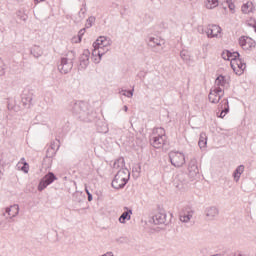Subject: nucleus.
<instances>
[{
	"instance_id": "3c124183",
	"label": "nucleus",
	"mask_w": 256,
	"mask_h": 256,
	"mask_svg": "<svg viewBox=\"0 0 256 256\" xmlns=\"http://www.w3.org/2000/svg\"><path fill=\"white\" fill-rule=\"evenodd\" d=\"M51 149H53V151H55V143H51Z\"/></svg>"
},
{
	"instance_id": "ea45409f",
	"label": "nucleus",
	"mask_w": 256,
	"mask_h": 256,
	"mask_svg": "<svg viewBox=\"0 0 256 256\" xmlns=\"http://www.w3.org/2000/svg\"><path fill=\"white\" fill-rule=\"evenodd\" d=\"M86 191V195H88V201H93V194H91V192H89V189L85 188Z\"/></svg>"
},
{
	"instance_id": "f8f14e48",
	"label": "nucleus",
	"mask_w": 256,
	"mask_h": 256,
	"mask_svg": "<svg viewBox=\"0 0 256 256\" xmlns=\"http://www.w3.org/2000/svg\"><path fill=\"white\" fill-rule=\"evenodd\" d=\"M222 97H223V88H214L213 90L210 91L208 95V99L210 103H214V104L219 103Z\"/></svg>"
},
{
	"instance_id": "4468645a",
	"label": "nucleus",
	"mask_w": 256,
	"mask_h": 256,
	"mask_svg": "<svg viewBox=\"0 0 256 256\" xmlns=\"http://www.w3.org/2000/svg\"><path fill=\"white\" fill-rule=\"evenodd\" d=\"M222 58H224L225 61H230L231 65L241 59V54L238 51L231 52L229 50H226L222 52Z\"/></svg>"
},
{
	"instance_id": "f03ea898",
	"label": "nucleus",
	"mask_w": 256,
	"mask_h": 256,
	"mask_svg": "<svg viewBox=\"0 0 256 256\" xmlns=\"http://www.w3.org/2000/svg\"><path fill=\"white\" fill-rule=\"evenodd\" d=\"M131 177V173L128 169H120L117 174L114 176L112 180L113 189H123L127 183H129V179Z\"/></svg>"
},
{
	"instance_id": "a878e982",
	"label": "nucleus",
	"mask_w": 256,
	"mask_h": 256,
	"mask_svg": "<svg viewBox=\"0 0 256 256\" xmlns=\"http://www.w3.org/2000/svg\"><path fill=\"white\" fill-rule=\"evenodd\" d=\"M253 9V2H247L242 5V13H244L245 15L253 13Z\"/></svg>"
},
{
	"instance_id": "49530a36",
	"label": "nucleus",
	"mask_w": 256,
	"mask_h": 256,
	"mask_svg": "<svg viewBox=\"0 0 256 256\" xmlns=\"http://www.w3.org/2000/svg\"><path fill=\"white\" fill-rule=\"evenodd\" d=\"M125 91H126V90H124V89H120V90H119V94H120V95H123V93H125Z\"/></svg>"
},
{
	"instance_id": "603ef678",
	"label": "nucleus",
	"mask_w": 256,
	"mask_h": 256,
	"mask_svg": "<svg viewBox=\"0 0 256 256\" xmlns=\"http://www.w3.org/2000/svg\"><path fill=\"white\" fill-rule=\"evenodd\" d=\"M171 217H173V214H170V219H171Z\"/></svg>"
},
{
	"instance_id": "09e8293b",
	"label": "nucleus",
	"mask_w": 256,
	"mask_h": 256,
	"mask_svg": "<svg viewBox=\"0 0 256 256\" xmlns=\"http://www.w3.org/2000/svg\"><path fill=\"white\" fill-rule=\"evenodd\" d=\"M230 3H233V0H226V5H229Z\"/></svg>"
},
{
	"instance_id": "aec40b11",
	"label": "nucleus",
	"mask_w": 256,
	"mask_h": 256,
	"mask_svg": "<svg viewBox=\"0 0 256 256\" xmlns=\"http://www.w3.org/2000/svg\"><path fill=\"white\" fill-rule=\"evenodd\" d=\"M205 215L208 217V219L213 221V219L219 215V209H217L215 206L208 207L205 210Z\"/></svg>"
},
{
	"instance_id": "a211bd4d",
	"label": "nucleus",
	"mask_w": 256,
	"mask_h": 256,
	"mask_svg": "<svg viewBox=\"0 0 256 256\" xmlns=\"http://www.w3.org/2000/svg\"><path fill=\"white\" fill-rule=\"evenodd\" d=\"M3 215H8L10 219H13V217H17L19 215V206L17 204H14L10 207H7Z\"/></svg>"
},
{
	"instance_id": "c03bdc74",
	"label": "nucleus",
	"mask_w": 256,
	"mask_h": 256,
	"mask_svg": "<svg viewBox=\"0 0 256 256\" xmlns=\"http://www.w3.org/2000/svg\"><path fill=\"white\" fill-rule=\"evenodd\" d=\"M118 241H119V243H125V241H127V238L121 237L118 239Z\"/></svg>"
},
{
	"instance_id": "f257e3e1",
	"label": "nucleus",
	"mask_w": 256,
	"mask_h": 256,
	"mask_svg": "<svg viewBox=\"0 0 256 256\" xmlns=\"http://www.w3.org/2000/svg\"><path fill=\"white\" fill-rule=\"evenodd\" d=\"M70 111L78 115L81 121H91L89 117V105L84 101L71 102Z\"/></svg>"
},
{
	"instance_id": "412c9836",
	"label": "nucleus",
	"mask_w": 256,
	"mask_h": 256,
	"mask_svg": "<svg viewBox=\"0 0 256 256\" xmlns=\"http://www.w3.org/2000/svg\"><path fill=\"white\" fill-rule=\"evenodd\" d=\"M229 83H227V79H225V76L219 75L215 80V88L214 89H222L227 87Z\"/></svg>"
},
{
	"instance_id": "473e14b6",
	"label": "nucleus",
	"mask_w": 256,
	"mask_h": 256,
	"mask_svg": "<svg viewBox=\"0 0 256 256\" xmlns=\"http://www.w3.org/2000/svg\"><path fill=\"white\" fill-rule=\"evenodd\" d=\"M95 16H90L87 20H86V29H90V27H93V23H95Z\"/></svg>"
},
{
	"instance_id": "c9c22d12",
	"label": "nucleus",
	"mask_w": 256,
	"mask_h": 256,
	"mask_svg": "<svg viewBox=\"0 0 256 256\" xmlns=\"http://www.w3.org/2000/svg\"><path fill=\"white\" fill-rule=\"evenodd\" d=\"M2 75H5V63L0 59V77H2Z\"/></svg>"
},
{
	"instance_id": "9d476101",
	"label": "nucleus",
	"mask_w": 256,
	"mask_h": 256,
	"mask_svg": "<svg viewBox=\"0 0 256 256\" xmlns=\"http://www.w3.org/2000/svg\"><path fill=\"white\" fill-rule=\"evenodd\" d=\"M152 219L155 225H169L171 223V218L167 219V213L165 211L156 213Z\"/></svg>"
},
{
	"instance_id": "423d86ee",
	"label": "nucleus",
	"mask_w": 256,
	"mask_h": 256,
	"mask_svg": "<svg viewBox=\"0 0 256 256\" xmlns=\"http://www.w3.org/2000/svg\"><path fill=\"white\" fill-rule=\"evenodd\" d=\"M55 181H57V176H55V173L48 172L43 178H41L38 184V191H44V189H47V187H49V185Z\"/></svg>"
},
{
	"instance_id": "393cba45",
	"label": "nucleus",
	"mask_w": 256,
	"mask_h": 256,
	"mask_svg": "<svg viewBox=\"0 0 256 256\" xmlns=\"http://www.w3.org/2000/svg\"><path fill=\"white\" fill-rule=\"evenodd\" d=\"M30 53L31 55H33V57H35L36 59H39V57L43 55V50L41 49V47L35 45L30 49Z\"/></svg>"
},
{
	"instance_id": "2eb2a0df",
	"label": "nucleus",
	"mask_w": 256,
	"mask_h": 256,
	"mask_svg": "<svg viewBox=\"0 0 256 256\" xmlns=\"http://www.w3.org/2000/svg\"><path fill=\"white\" fill-rule=\"evenodd\" d=\"M89 57H91V52L89 49H85L79 58L80 69L85 70L89 67Z\"/></svg>"
},
{
	"instance_id": "72a5a7b5",
	"label": "nucleus",
	"mask_w": 256,
	"mask_h": 256,
	"mask_svg": "<svg viewBox=\"0 0 256 256\" xmlns=\"http://www.w3.org/2000/svg\"><path fill=\"white\" fill-rule=\"evenodd\" d=\"M17 17H19L21 21H27V19H29V16H27V14H25L22 10L17 12Z\"/></svg>"
},
{
	"instance_id": "2f4dec72",
	"label": "nucleus",
	"mask_w": 256,
	"mask_h": 256,
	"mask_svg": "<svg viewBox=\"0 0 256 256\" xmlns=\"http://www.w3.org/2000/svg\"><path fill=\"white\" fill-rule=\"evenodd\" d=\"M180 57L183 61H189L191 59V56H189V52H187L186 50H182L180 52Z\"/></svg>"
},
{
	"instance_id": "4be33fe9",
	"label": "nucleus",
	"mask_w": 256,
	"mask_h": 256,
	"mask_svg": "<svg viewBox=\"0 0 256 256\" xmlns=\"http://www.w3.org/2000/svg\"><path fill=\"white\" fill-rule=\"evenodd\" d=\"M127 211L123 212L119 217L120 223H126V221H131V215H133V210L125 207Z\"/></svg>"
},
{
	"instance_id": "9b49d317",
	"label": "nucleus",
	"mask_w": 256,
	"mask_h": 256,
	"mask_svg": "<svg viewBox=\"0 0 256 256\" xmlns=\"http://www.w3.org/2000/svg\"><path fill=\"white\" fill-rule=\"evenodd\" d=\"M236 75H243L245 69H247V64L243 58L236 60L234 63L230 64Z\"/></svg>"
},
{
	"instance_id": "a19ab883",
	"label": "nucleus",
	"mask_w": 256,
	"mask_h": 256,
	"mask_svg": "<svg viewBox=\"0 0 256 256\" xmlns=\"http://www.w3.org/2000/svg\"><path fill=\"white\" fill-rule=\"evenodd\" d=\"M248 26L249 27H255L256 26V20L251 18L249 21H248Z\"/></svg>"
},
{
	"instance_id": "4c0bfd02",
	"label": "nucleus",
	"mask_w": 256,
	"mask_h": 256,
	"mask_svg": "<svg viewBox=\"0 0 256 256\" xmlns=\"http://www.w3.org/2000/svg\"><path fill=\"white\" fill-rule=\"evenodd\" d=\"M21 171H23V173H29V163L24 162L23 166L21 167Z\"/></svg>"
},
{
	"instance_id": "dca6fc26",
	"label": "nucleus",
	"mask_w": 256,
	"mask_h": 256,
	"mask_svg": "<svg viewBox=\"0 0 256 256\" xmlns=\"http://www.w3.org/2000/svg\"><path fill=\"white\" fill-rule=\"evenodd\" d=\"M204 32L206 33L207 37L213 38V37H217V35H219V33H221V27H219V25H208Z\"/></svg>"
},
{
	"instance_id": "6ab92c4d",
	"label": "nucleus",
	"mask_w": 256,
	"mask_h": 256,
	"mask_svg": "<svg viewBox=\"0 0 256 256\" xmlns=\"http://www.w3.org/2000/svg\"><path fill=\"white\" fill-rule=\"evenodd\" d=\"M21 101L24 107L29 109L33 105V94L31 93H23L21 96Z\"/></svg>"
},
{
	"instance_id": "f3484780",
	"label": "nucleus",
	"mask_w": 256,
	"mask_h": 256,
	"mask_svg": "<svg viewBox=\"0 0 256 256\" xmlns=\"http://www.w3.org/2000/svg\"><path fill=\"white\" fill-rule=\"evenodd\" d=\"M188 175L193 179V177H197L199 175V166H197V160L192 159L188 165Z\"/></svg>"
},
{
	"instance_id": "5701e85b",
	"label": "nucleus",
	"mask_w": 256,
	"mask_h": 256,
	"mask_svg": "<svg viewBox=\"0 0 256 256\" xmlns=\"http://www.w3.org/2000/svg\"><path fill=\"white\" fill-rule=\"evenodd\" d=\"M245 171V166L244 165H239L233 172V178L234 181L239 182V179H241V175H243Z\"/></svg>"
},
{
	"instance_id": "6e6552de",
	"label": "nucleus",
	"mask_w": 256,
	"mask_h": 256,
	"mask_svg": "<svg viewBox=\"0 0 256 256\" xmlns=\"http://www.w3.org/2000/svg\"><path fill=\"white\" fill-rule=\"evenodd\" d=\"M111 40L107 38V36H100L94 43L93 47H96L97 49H102V51H107L110 50L111 47Z\"/></svg>"
},
{
	"instance_id": "58836bf2",
	"label": "nucleus",
	"mask_w": 256,
	"mask_h": 256,
	"mask_svg": "<svg viewBox=\"0 0 256 256\" xmlns=\"http://www.w3.org/2000/svg\"><path fill=\"white\" fill-rule=\"evenodd\" d=\"M78 15H79L80 21H83V19H85V10L81 8L80 11L78 12Z\"/></svg>"
},
{
	"instance_id": "c756f323",
	"label": "nucleus",
	"mask_w": 256,
	"mask_h": 256,
	"mask_svg": "<svg viewBox=\"0 0 256 256\" xmlns=\"http://www.w3.org/2000/svg\"><path fill=\"white\" fill-rule=\"evenodd\" d=\"M105 53L107 52L103 49L94 47V49L92 50V57H103Z\"/></svg>"
},
{
	"instance_id": "a18cd8bd",
	"label": "nucleus",
	"mask_w": 256,
	"mask_h": 256,
	"mask_svg": "<svg viewBox=\"0 0 256 256\" xmlns=\"http://www.w3.org/2000/svg\"><path fill=\"white\" fill-rule=\"evenodd\" d=\"M43 1H45V0H34V3H35V5H37L38 3H41Z\"/></svg>"
},
{
	"instance_id": "7c9ffc66",
	"label": "nucleus",
	"mask_w": 256,
	"mask_h": 256,
	"mask_svg": "<svg viewBox=\"0 0 256 256\" xmlns=\"http://www.w3.org/2000/svg\"><path fill=\"white\" fill-rule=\"evenodd\" d=\"M176 181H179L180 183H186L187 181V174L185 172H180L175 177Z\"/></svg>"
},
{
	"instance_id": "20e7f679",
	"label": "nucleus",
	"mask_w": 256,
	"mask_h": 256,
	"mask_svg": "<svg viewBox=\"0 0 256 256\" xmlns=\"http://www.w3.org/2000/svg\"><path fill=\"white\" fill-rule=\"evenodd\" d=\"M156 133L150 138V144L155 149H161L167 141V135H165V129L161 127L156 129Z\"/></svg>"
},
{
	"instance_id": "bb28decb",
	"label": "nucleus",
	"mask_w": 256,
	"mask_h": 256,
	"mask_svg": "<svg viewBox=\"0 0 256 256\" xmlns=\"http://www.w3.org/2000/svg\"><path fill=\"white\" fill-rule=\"evenodd\" d=\"M123 167H125V159L123 157L115 160V162L113 164V169H127V168H123Z\"/></svg>"
},
{
	"instance_id": "39448f33",
	"label": "nucleus",
	"mask_w": 256,
	"mask_h": 256,
	"mask_svg": "<svg viewBox=\"0 0 256 256\" xmlns=\"http://www.w3.org/2000/svg\"><path fill=\"white\" fill-rule=\"evenodd\" d=\"M169 159L173 167H183L185 165V154L181 152H170Z\"/></svg>"
},
{
	"instance_id": "1a4fd4ad",
	"label": "nucleus",
	"mask_w": 256,
	"mask_h": 256,
	"mask_svg": "<svg viewBox=\"0 0 256 256\" xmlns=\"http://www.w3.org/2000/svg\"><path fill=\"white\" fill-rule=\"evenodd\" d=\"M148 45L153 49L154 53H163L162 45H165V42L159 38L150 37Z\"/></svg>"
},
{
	"instance_id": "8fccbe9b",
	"label": "nucleus",
	"mask_w": 256,
	"mask_h": 256,
	"mask_svg": "<svg viewBox=\"0 0 256 256\" xmlns=\"http://www.w3.org/2000/svg\"><path fill=\"white\" fill-rule=\"evenodd\" d=\"M123 109L125 112L129 111V107H127L126 105L123 107Z\"/></svg>"
},
{
	"instance_id": "f704fd0d",
	"label": "nucleus",
	"mask_w": 256,
	"mask_h": 256,
	"mask_svg": "<svg viewBox=\"0 0 256 256\" xmlns=\"http://www.w3.org/2000/svg\"><path fill=\"white\" fill-rule=\"evenodd\" d=\"M86 28L81 29L78 32V39L74 40V43H81V39H83V35H85Z\"/></svg>"
},
{
	"instance_id": "e433bc0d",
	"label": "nucleus",
	"mask_w": 256,
	"mask_h": 256,
	"mask_svg": "<svg viewBox=\"0 0 256 256\" xmlns=\"http://www.w3.org/2000/svg\"><path fill=\"white\" fill-rule=\"evenodd\" d=\"M133 89L132 90H126V91H124V93H122V95L124 96V97H128V99H131V97H133Z\"/></svg>"
},
{
	"instance_id": "37998d69",
	"label": "nucleus",
	"mask_w": 256,
	"mask_h": 256,
	"mask_svg": "<svg viewBox=\"0 0 256 256\" xmlns=\"http://www.w3.org/2000/svg\"><path fill=\"white\" fill-rule=\"evenodd\" d=\"M228 8L230 9V11H235V4L230 3V4H227Z\"/></svg>"
},
{
	"instance_id": "cd10ccee",
	"label": "nucleus",
	"mask_w": 256,
	"mask_h": 256,
	"mask_svg": "<svg viewBox=\"0 0 256 256\" xmlns=\"http://www.w3.org/2000/svg\"><path fill=\"white\" fill-rule=\"evenodd\" d=\"M206 9H215L219 7V0H205Z\"/></svg>"
},
{
	"instance_id": "79ce46f5",
	"label": "nucleus",
	"mask_w": 256,
	"mask_h": 256,
	"mask_svg": "<svg viewBox=\"0 0 256 256\" xmlns=\"http://www.w3.org/2000/svg\"><path fill=\"white\" fill-rule=\"evenodd\" d=\"M92 60H93V63H96V64L101 63V57H98V56L93 57L92 56Z\"/></svg>"
},
{
	"instance_id": "de8ad7c7",
	"label": "nucleus",
	"mask_w": 256,
	"mask_h": 256,
	"mask_svg": "<svg viewBox=\"0 0 256 256\" xmlns=\"http://www.w3.org/2000/svg\"><path fill=\"white\" fill-rule=\"evenodd\" d=\"M136 172L141 173V166H138V168H136Z\"/></svg>"
},
{
	"instance_id": "b1692460",
	"label": "nucleus",
	"mask_w": 256,
	"mask_h": 256,
	"mask_svg": "<svg viewBox=\"0 0 256 256\" xmlns=\"http://www.w3.org/2000/svg\"><path fill=\"white\" fill-rule=\"evenodd\" d=\"M221 113L219 115L220 119H223L227 113H229V100L224 99L222 100V105H221Z\"/></svg>"
},
{
	"instance_id": "c85d7f7f",
	"label": "nucleus",
	"mask_w": 256,
	"mask_h": 256,
	"mask_svg": "<svg viewBox=\"0 0 256 256\" xmlns=\"http://www.w3.org/2000/svg\"><path fill=\"white\" fill-rule=\"evenodd\" d=\"M198 145L200 149H205V147H207V136L204 133L200 134Z\"/></svg>"
},
{
	"instance_id": "7ed1b4c3",
	"label": "nucleus",
	"mask_w": 256,
	"mask_h": 256,
	"mask_svg": "<svg viewBox=\"0 0 256 256\" xmlns=\"http://www.w3.org/2000/svg\"><path fill=\"white\" fill-rule=\"evenodd\" d=\"M72 55V58L62 57L60 59V64H58V71L62 75H67L71 73L73 69V61H75V51L68 52L67 56Z\"/></svg>"
},
{
	"instance_id": "ddd939ff",
	"label": "nucleus",
	"mask_w": 256,
	"mask_h": 256,
	"mask_svg": "<svg viewBox=\"0 0 256 256\" xmlns=\"http://www.w3.org/2000/svg\"><path fill=\"white\" fill-rule=\"evenodd\" d=\"M195 213V211L189 207L186 206L182 209V212L180 213V221L182 223H189V221H191V219H193V214Z\"/></svg>"
},
{
	"instance_id": "0eeeda50",
	"label": "nucleus",
	"mask_w": 256,
	"mask_h": 256,
	"mask_svg": "<svg viewBox=\"0 0 256 256\" xmlns=\"http://www.w3.org/2000/svg\"><path fill=\"white\" fill-rule=\"evenodd\" d=\"M239 46L243 51H253L256 47V42L249 36H241L238 39Z\"/></svg>"
}]
</instances>
